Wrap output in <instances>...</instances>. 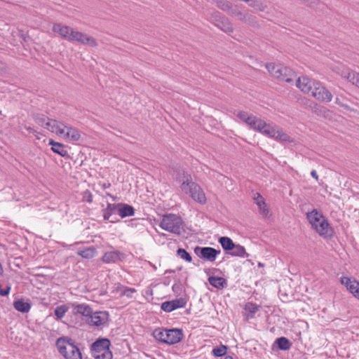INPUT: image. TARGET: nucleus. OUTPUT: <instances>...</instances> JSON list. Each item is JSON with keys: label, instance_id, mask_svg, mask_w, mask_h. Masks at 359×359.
<instances>
[{"label": "nucleus", "instance_id": "cd10ccee", "mask_svg": "<svg viewBox=\"0 0 359 359\" xmlns=\"http://www.w3.org/2000/svg\"><path fill=\"white\" fill-rule=\"evenodd\" d=\"M231 256L240 257H248L249 254L245 252V249L241 245H234V248H232L231 252H229Z\"/></svg>", "mask_w": 359, "mask_h": 359}, {"label": "nucleus", "instance_id": "dca6fc26", "mask_svg": "<svg viewBox=\"0 0 359 359\" xmlns=\"http://www.w3.org/2000/svg\"><path fill=\"white\" fill-rule=\"evenodd\" d=\"M341 283L344 285L347 290L359 299V282L354 278L343 276L341 278Z\"/></svg>", "mask_w": 359, "mask_h": 359}, {"label": "nucleus", "instance_id": "f8f14e48", "mask_svg": "<svg viewBox=\"0 0 359 359\" xmlns=\"http://www.w3.org/2000/svg\"><path fill=\"white\" fill-rule=\"evenodd\" d=\"M195 252L202 259L210 262H214L217 256L220 254V250H217L211 247H196Z\"/></svg>", "mask_w": 359, "mask_h": 359}, {"label": "nucleus", "instance_id": "5fc2aeb1", "mask_svg": "<svg viewBox=\"0 0 359 359\" xmlns=\"http://www.w3.org/2000/svg\"><path fill=\"white\" fill-rule=\"evenodd\" d=\"M27 130L31 131V128H27Z\"/></svg>", "mask_w": 359, "mask_h": 359}, {"label": "nucleus", "instance_id": "e433bc0d", "mask_svg": "<svg viewBox=\"0 0 359 359\" xmlns=\"http://www.w3.org/2000/svg\"><path fill=\"white\" fill-rule=\"evenodd\" d=\"M237 117L239 118L241 121L248 124L251 118L253 116L252 114H249L246 111H240L236 114Z\"/></svg>", "mask_w": 359, "mask_h": 359}, {"label": "nucleus", "instance_id": "a878e982", "mask_svg": "<svg viewBox=\"0 0 359 359\" xmlns=\"http://www.w3.org/2000/svg\"><path fill=\"white\" fill-rule=\"evenodd\" d=\"M49 144L52 146L51 149L53 152L63 157L67 156V151L65 149L62 144L55 142L53 140H50Z\"/></svg>", "mask_w": 359, "mask_h": 359}, {"label": "nucleus", "instance_id": "864d4df0", "mask_svg": "<svg viewBox=\"0 0 359 359\" xmlns=\"http://www.w3.org/2000/svg\"><path fill=\"white\" fill-rule=\"evenodd\" d=\"M224 359H233V358L231 356H230V355H226L224 357Z\"/></svg>", "mask_w": 359, "mask_h": 359}, {"label": "nucleus", "instance_id": "4be33fe9", "mask_svg": "<svg viewBox=\"0 0 359 359\" xmlns=\"http://www.w3.org/2000/svg\"><path fill=\"white\" fill-rule=\"evenodd\" d=\"M90 323L95 326H100L107 321L108 313L107 312H95L90 316Z\"/></svg>", "mask_w": 359, "mask_h": 359}, {"label": "nucleus", "instance_id": "393cba45", "mask_svg": "<svg viewBox=\"0 0 359 359\" xmlns=\"http://www.w3.org/2000/svg\"><path fill=\"white\" fill-rule=\"evenodd\" d=\"M13 307L21 313H28L31 309V304L23 299H18L13 302Z\"/></svg>", "mask_w": 359, "mask_h": 359}, {"label": "nucleus", "instance_id": "a19ab883", "mask_svg": "<svg viewBox=\"0 0 359 359\" xmlns=\"http://www.w3.org/2000/svg\"><path fill=\"white\" fill-rule=\"evenodd\" d=\"M261 118H257V116H253L250 121L248 123V126H250L252 129H255L257 126V122L260 121Z\"/></svg>", "mask_w": 359, "mask_h": 359}, {"label": "nucleus", "instance_id": "4c0bfd02", "mask_svg": "<svg viewBox=\"0 0 359 359\" xmlns=\"http://www.w3.org/2000/svg\"><path fill=\"white\" fill-rule=\"evenodd\" d=\"M177 255L180 258L186 260L188 262H191V260H192L191 256L184 249H182V248L178 249L177 251Z\"/></svg>", "mask_w": 359, "mask_h": 359}, {"label": "nucleus", "instance_id": "5701e85b", "mask_svg": "<svg viewBox=\"0 0 359 359\" xmlns=\"http://www.w3.org/2000/svg\"><path fill=\"white\" fill-rule=\"evenodd\" d=\"M118 214L121 218L133 216L135 214V209L133 206L126 203H118Z\"/></svg>", "mask_w": 359, "mask_h": 359}, {"label": "nucleus", "instance_id": "37998d69", "mask_svg": "<svg viewBox=\"0 0 359 359\" xmlns=\"http://www.w3.org/2000/svg\"><path fill=\"white\" fill-rule=\"evenodd\" d=\"M230 8H231L229 10L227 13L231 16H236L237 13L239 11L238 7L232 4Z\"/></svg>", "mask_w": 359, "mask_h": 359}, {"label": "nucleus", "instance_id": "79ce46f5", "mask_svg": "<svg viewBox=\"0 0 359 359\" xmlns=\"http://www.w3.org/2000/svg\"><path fill=\"white\" fill-rule=\"evenodd\" d=\"M266 124L267 123L264 121L260 119V121L257 122V126L255 130L262 133L264 128L266 126Z\"/></svg>", "mask_w": 359, "mask_h": 359}, {"label": "nucleus", "instance_id": "3c124183", "mask_svg": "<svg viewBox=\"0 0 359 359\" xmlns=\"http://www.w3.org/2000/svg\"><path fill=\"white\" fill-rule=\"evenodd\" d=\"M250 6H252V7H253V8H257V9H259V10H260V11H262V8H259V6H257H257H256L255 4H252V3H250Z\"/></svg>", "mask_w": 359, "mask_h": 359}, {"label": "nucleus", "instance_id": "ea45409f", "mask_svg": "<svg viewBox=\"0 0 359 359\" xmlns=\"http://www.w3.org/2000/svg\"><path fill=\"white\" fill-rule=\"evenodd\" d=\"M236 17H237L238 18V20H240L241 21H243L245 22H248L250 19V16H249L248 13H244L241 12L240 10L237 13V15H236Z\"/></svg>", "mask_w": 359, "mask_h": 359}, {"label": "nucleus", "instance_id": "6e6552de", "mask_svg": "<svg viewBox=\"0 0 359 359\" xmlns=\"http://www.w3.org/2000/svg\"><path fill=\"white\" fill-rule=\"evenodd\" d=\"M57 132H55L58 136L68 139L70 141H78L81 138V133L79 130L69 126L65 125L60 122L58 125Z\"/></svg>", "mask_w": 359, "mask_h": 359}, {"label": "nucleus", "instance_id": "72a5a7b5", "mask_svg": "<svg viewBox=\"0 0 359 359\" xmlns=\"http://www.w3.org/2000/svg\"><path fill=\"white\" fill-rule=\"evenodd\" d=\"M69 308L66 305H60L55 309V315L57 320L62 319L68 311Z\"/></svg>", "mask_w": 359, "mask_h": 359}, {"label": "nucleus", "instance_id": "39448f33", "mask_svg": "<svg viewBox=\"0 0 359 359\" xmlns=\"http://www.w3.org/2000/svg\"><path fill=\"white\" fill-rule=\"evenodd\" d=\"M266 67L273 77L283 81L290 83L295 78V74L290 68L280 64L269 63L266 65Z\"/></svg>", "mask_w": 359, "mask_h": 359}, {"label": "nucleus", "instance_id": "de8ad7c7", "mask_svg": "<svg viewBox=\"0 0 359 359\" xmlns=\"http://www.w3.org/2000/svg\"><path fill=\"white\" fill-rule=\"evenodd\" d=\"M311 175L316 180H318V175L317 174V172L315 170H313L311 172Z\"/></svg>", "mask_w": 359, "mask_h": 359}, {"label": "nucleus", "instance_id": "f03ea898", "mask_svg": "<svg viewBox=\"0 0 359 359\" xmlns=\"http://www.w3.org/2000/svg\"><path fill=\"white\" fill-rule=\"evenodd\" d=\"M180 180L182 182L180 189L183 192L189 194L194 201L201 204L206 203L204 191L198 184L192 181L191 175L184 172L182 178Z\"/></svg>", "mask_w": 359, "mask_h": 359}, {"label": "nucleus", "instance_id": "6ab92c4d", "mask_svg": "<svg viewBox=\"0 0 359 359\" xmlns=\"http://www.w3.org/2000/svg\"><path fill=\"white\" fill-rule=\"evenodd\" d=\"M183 338V332L180 329H170L167 330L165 343L175 344L180 342Z\"/></svg>", "mask_w": 359, "mask_h": 359}, {"label": "nucleus", "instance_id": "8fccbe9b", "mask_svg": "<svg viewBox=\"0 0 359 359\" xmlns=\"http://www.w3.org/2000/svg\"><path fill=\"white\" fill-rule=\"evenodd\" d=\"M335 103H336V104H338V105H339V106L345 107V105H344V104H343L340 102V100H339V99L338 97H337V98H336V100H335Z\"/></svg>", "mask_w": 359, "mask_h": 359}, {"label": "nucleus", "instance_id": "49530a36", "mask_svg": "<svg viewBox=\"0 0 359 359\" xmlns=\"http://www.w3.org/2000/svg\"><path fill=\"white\" fill-rule=\"evenodd\" d=\"M6 71V65L0 61V73H4Z\"/></svg>", "mask_w": 359, "mask_h": 359}, {"label": "nucleus", "instance_id": "f3484780", "mask_svg": "<svg viewBox=\"0 0 359 359\" xmlns=\"http://www.w3.org/2000/svg\"><path fill=\"white\" fill-rule=\"evenodd\" d=\"M71 41H77L81 44L88 45L91 47L97 46V42L94 38L78 31H75L74 35H72Z\"/></svg>", "mask_w": 359, "mask_h": 359}, {"label": "nucleus", "instance_id": "9d476101", "mask_svg": "<svg viewBox=\"0 0 359 359\" xmlns=\"http://www.w3.org/2000/svg\"><path fill=\"white\" fill-rule=\"evenodd\" d=\"M36 123L43 127L51 133H55L57 132L58 125L60 121L55 119H50L43 114H37L34 117Z\"/></svg>", "mask_w": 359, "mask_h": 359}, {"label": "nucleus", "instance_id": "c756f323", "mask_svg": "<svg viewBox=\"0 0 359 359\" xmlns=\"http://www.w3.org/2000/svg\"><path fill=\"white\" fill-rule=\"evenodd\" d=\"M77 254L83 258L91 259L96 254V250L94 247H90L84 250H79Z\"/></svg>", "mask_w": 359, "mask_h": 359}, {"label": "nucleus", "instance_id": "c9c22d12", "mask_svg": "<svg viewBox=\"0 0 359 359\" xmlns=\"http://www.w3.org/2000/svg\"><path fill=\"white\" fill-rule=\"evenodd\" d=\"M227 351V346L221 345L216 348H214L212 351V353L215 357H221L226 355Z\"/></svg>", "mask_w": 359, "mask_h": 359}, {"label": "nucleus", "instance_id": "b1692460", "mask_svg": "<svg viewBox=\"0 0 359 359\" xmlns=\"http://www.w3.org/2000/svg\"><path fill=\"white\" fill-rule=\"evenodd\" d=\"M122 254L119 251H111L104 253L102 260L107 264L116 263L121 259Z\"/></svg>", "mask_w": 359, "mask_h": 359}, {"label": "nucleus", "instance_id": "423d86ee", "mask_svg": "<svg viewBox=\"0 0 359 359\" xmlns=\"http://www.w3.org/2000/svg\"><path fill=\"white\" fill-rule=\"evenodd\" d=\"M110 345L111 342L107 339H100L93 343L90 348L93 357L95 359H112Z\"/></svg>", "mask_w": 359, "mask_h": 359}, {"label": "nucleus", "instance_id": "a18cd8bd", "mask_svg": "<svg viewBox=\"0 0 359 359\" xmlns=\"http://www.w3.org/2000/svg\"><path fill=\"white\" fill-rule=\"evenodd\" d=\"M11 286H7L6 289L0 290V295L2 297L7 296L11 291Z\"/></svg>", "mask_w": 359, "mask_h": 359}, {"label": "nucleus", "instance_id": "473e14b6", "mask_svg": "<svg viewBox=\"0 0 359 359\" xmlns=\"http://www.w3.org/2000/svg\"><path fill=\"white\" fill-rule=\"evenodd\" d=\"M167 330L161 328L155 329L153 332L154 337L161 342L165 343V338L167 337Z\"/></svg>", "mask_w": 359, "mask_h": 359}, {"label": "nucleus", "instance_id": "c85d7f7f", "mask_svg": "<svg viewBox=\"0 0 359 359\" xmlns=\"http://www.w3.org/2000/svg\"><path fill=\"white\" fill-rule=\"evenodd\" d=\"M117 204L107 203V208L102 210L103 217L105 220H109L112 214L117 210Z\"/></svg>", "mask_w": 359, "mask_h": 359}, {"label": "nucleus", "instance_id": "412c9836", "mask_svg": "<svg viewBox=\"0 0 359 359\" xmlns=\"http://www.w3.org/2000/svg\"><path fill=\"white\" fill-rule=\"evenodd\" d=\"M253 199L259 208V213L264 217H267L269 213V210L265 203V200L263 196L260 194L256 193Z\"/></svg>", "mask_w": 359, "mask_h": 359}, {"label": "nucleus", "instance_id": "aec40b11", "mask_svg": "<svg viewBox=\"0 0 359 359\" xmlns=\"http://www.w3.org/2000/svg\"><path fill=\"white\" fill-rule=\"evenodd\" d=\"M71 307L74 314H81L83 316H90L92 313V309L86 304L71 303Z\"/></svg>", "mask_w": 359, "mask_h": 359}, {"label": "nucleus", "instance_id": "bb28decb", "mask_svg": "<svg viewBox=\"0 0 359 359\" xmlns=\"http://www.w3.org/2000/svg\"><path fill=\"white\" fill-rule=\"evenodd\" d=\"M208 281L212 286L217 289H222L227 284L226 280L222 277L210 276L208 278Z\"/></svg>", "mask_w": 359, "mask_h": 359}, {"label": "nucleus", "instance_id": "7c9ffc66", "mask_svg": "<svg viewBox=\"0 0 359 359\" xmlns=\"http://www.w3.org/2000/svg\"><path fill=\"white\" fill-rule=\"evenodd\" d=\"M219 243L224 250H231L235 245L230 238L226 236L219 238Z\"/></svg>", "mask_w": 359, "mask_h": 359}, {"label": "nucleus", "instance_id": "f704fd0d", "mask_svg": "<svg viewBox=\"0 0 359 359\" xmlns=\"http://www.w3.org/2000/svg\"><path fill=\"white\" fill-rule=\"evenodd\" d=\"M215 4H216L217 7L222 11L228 13L229 10L231 8V6L232 5L231 3L224 1V0H216L215 1Z\"/></svg>", "mask_w": 359, "mask_h": 359}, {"label": "nucleus", "instance_id": "4468645a", "mask_svg": "<svg viewBox=\"0 0 359 359\" xmlns=\"http://www.w3.org/2000/svg\"><path fill=\"white\" fill-rule=\"evenodd\" d=\"M317 81L311 80L306 76L299 77L296 81V86L299 88L303 93L311 95L314 84L316 83Z\"/></svg>", "mask_w": 359, "mask_h": 359}, {"label": "nucleus", "instance_id": "c03bdc74", "mask_svg": "<svg viewBox=\"0 0 359 359\" xmlns=\"http://www.w3.org/2000/svg\"><path fill=\"white\" fill-rule=\"evenodd\" d=\"M245 309L248 310L251 313H256L258 311V307H257V306H256L255 304H250L246 305Z\"/></svg>", "mask_w": 359, "mask_h": 359}, {"label": "nucleus", "instance_id": "0eeeda50", "mask_svg": "<svg viewBox=\"0 0 359 359\" xmlns=\"http://www.w3.org/2000/svg\"><path fill=\"white\" fill-rule=\"evenodd\" d=\"M262 134L280 142H291L290 137L274 124L267 123Z\"/></svg>", "mask_w": 359, "mask_h": 359}, {"label": "nucleus", "instance_id": "7ed1b4c3", "mask_svg": "<svg viewBox=\"0 0 359 359\" xmlns=\"http://www.w3.org/2000/svg\"><path fill=\"white\" fill-rule=\"evenodd\" d=\"M57 346L61 355L65 359H82L79 348L74 344L71 339H59Z\"/></svg>", "mask_w": 359, "mask_h": 359}, {"label": "nucleus", "instance_id": "20e7f679", "mask_svg": "<svg viewBox=\"0 0 359 359\" xmlns=\"http://www.w3.org/2000/svg\"><path fill=\"white\" fill-rule=\"evenodd\" d=\"M159 226L163 229L176 235H180L184 231V225L182 218L175 214L164 215Z\"/></svg>", "mask_w": 359, "mask_h": 359}, {"label": "nucleus", "instance_id": "9b49d317", "mask_svg": "<svg viewBox=\"0 0 359 359\" xmlns=\"http://www.w3.org/2000/svg\"><path fill=\"white\" fill-rule=\"evenodd\" d=\"M311 95L316 97L317 100L326 102H330L332 99V93L319 82H316V83L314 84Z\"/></svg>", "mask_w": 359, "mask_h": 359}, {"label": "nucleus", "instance_id": "a211bd4d", "mask_svg": "<svg viewBox=\"0 0 359 359\" xmlns=\"http://www.w3.org/2000/svg\"><path fill=\"white\" fill-rule=\"evenodd\" d=\"M341 76L359 88V72H356L349 68H344L339 73Z\"/></svg>", "mask_w": 359, "mask_h": 359}, {"label": "nucleus", "instance_id": "1a4fd4ad", "mask_svg": "<svg viewBox=\"0 0 359 359\" xmlns=\"http://www.w3.org/2000/svg\"><path fill=\"white\" fill-rule=\"evenodd\" d=\"M210 20L218 28L226 33H231L233 27L231 22L221 14L215 11L210 17Z\"/></svg>", "mask_w": 359, "mask_h": 359}, {"label": "nucleus", "instance_id": "ddd939ff", "mask_svg": "<svg viewBox=\"0 0 359 359\" xmlns=\"http://www.w3.org/2000/svg\"><path fill=\"white\" fill-rule=\"evenodd\" d=\"M53 31L60 36L62 38L71 41L72 35H74L75 30L72 27L62 25L61 23H55L53 26Z\"/></svg>", "mask_w": 359, "mask_h": 359}, {"label": "nucleus", "instance_id": "603ef678", "mask_svg": "<svg viewBox=\"0 0 359 359\" xmlns=\"http://www.w3.org/2000/svg\"><path fill=\"white\" fill-rule=\"evenodd\" d=\"M107 196L108 197H111V198H112V200H113V201H115V200H116V198L115 196H112L111 194H109V193H107Z\"/></svg>", "mask_w": 359, "mask_h": 359}, {"label": "nucleus", "instance_id": "2f4dec72", "mask_svg": "<svg viewBox=\"0 0 359 359\" xmlns=\"http://www.w3.org/2000/svg\"><path fill=\"white\" fill-rule=\"evenodd\" d=\"M276 343L277 344L278 348L280 350H283V351L289 350L292 346V344L290 341V340L284 337L278 338L276 340Z\"/></svg>", "mask_w": 359, "mask_h": 359}, {"label": "nucleus", "instance_id": "2eb2a0df", "mask_svg": "<svg viewBox=\"0 0 359 359\" xmlns=\"http://www.w3.org/2000/svg\"><path fill=\"white\" fill-rule=\"evenodd\" d=\"M187 304L184 298H179L172 301H168L161 304V309L165 312H171L177 309L184 308Z\"/></svg>", "mask_w": 359, "mask_h": 359}, {"label": "nucleus", "instance_id": "09e8293b", "mask_svg": "<svg viewBox=\"0 0 359 359\" xmlns=\"http://www.w3.org/2000/svg\"><path fill=\"white\" fill-rule=\"evenodd\" d=\"M86 194L88 195L86 201L88 203H91L93 201V196H92L91 193L89 191H87Z\"/></svg>", "mask_w": 359, "mask_h": 359}, {"label": "nucleus", "instance_id": "58836bf2", "mask_svg": "<svg viewBox=\"0 0 359 359\" xmlns=\"http://www.w3.org/2000/svg\"><path fill=\"white\" fill-rule=\"evenodd\" d=\"M136 292L135 289L134 288H129V287H124L121 292V294L122 295H124L127 297L131 298L133 297V294Z\"/></svg>", "mask_w": 359, "mask_h": 359}, {"label": "nucleus", "instance_id": "f257e3e1", "mask_svg": "<svg viewBox=\"0 0 359 359\" xmlns=\"http://www.w3.org/2000/svg\"><path fill=\"white\" fill-rule=\"evenodd\" d=\"M306 217L312 228L319 236L324 238L332 236V228L321 212L314 209L306 214Z\"/></svg>", "mask_w": 359, "mask_h": 359}]
</instances>
